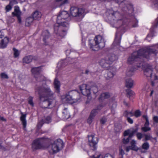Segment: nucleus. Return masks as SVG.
<instances>
[{
	"mask_svg": "<svg viewBox=\"0 0 158 158\" xmlns=\"http://www.w3.org/2000/svg\"><path fill=\"white\" fill-rule=\"evenodd\" d=\"M32 73L37 81L35 89L39 95L40 100L43 102V105H46L44 107L49 108L54 101L55 97L53 93L49 87L45 84V77L40 73V67L33 68L31 70Z\"/></svg>",
	"mask_w": 158,
	"mask_h": 158,
	"instance_id": "obj_1",
	"label": "nucleus"
},
{
	"mask_svg": "<svg viewBox=\"0 0 158 158\" xmlns=\"http://www.w3.org/2000/svg\"><path fill=\"white\" fill-rule=\"evenodd\" d=\"M150 47H145L133 53L128 59L129 63L132 64L137 61H141L143 58L150 59L158 53V44L152 45Z\"/></svg>",
	"mask_w": 158,
	"mask_h": 158,
	"instance_id": "obj_2",
	"label": "nucleus"
},
{
	"mask_svg": "<svg viewBox=\"0 0 158 158\" xmlns=\"http://www.w3.org/2000/svg\"><path fill=\"white\" fill-rule=\"evenodd\" d=\"M70 18L67 12L65 11H60L57 17V23L54 26V33L60 38L63 37L66 34L69 27Z\"/></svg>",
	"mask_w": 158,
	"mask_h": 158,
	"instance_id": "obj_3",
	"label": "nucleus"
},
{
	"mask_svg": "<svg viewBox=\"0 0 158 158\" xmlns=\"http://www.w3.org/2000/svg\"><path fill=\"white\" fill-rule=\"evenodd\" d=\"M117 59L116 56L114 54H109L103 59L101 60L99 62V64L106 69L109 70L111 67L110 65Z\"/></svg>",
	"mask_w": 158,
	"mask_h": 158,
	"instance_id": "obj_4",
	"label": "nucleus"
},
{
	"mask_svg": "<svg viewBox=\"0 0 158 158\" xmlns=\"http://www.w3.org/2000/svg\"><path fill=\"white\" fill-rule=\"evenodd\" d=\"M95 44H93L90 42L89 45L90 48L94 51H97L100 49L103 48L105 47L106 41L103 39L102 36L97 35L95 36L94 39Z\"/></svg>",
	"mask_w": 158,
	"mask_h": 158,
	"instance_id": "obj_5",
	"label": "nucleus"
},
{
	"mask_svg": "<svg viewBox=\"0 0 158 158\" xmlns=\"http://www.w3.org/2000/svg\"><path fill=\"white\" fill-rule=\"evenodd\" d=\"M85 10L83 8H79L77 7L73 6L70 8L71 15L74 17L78 21H80L84 15Z\"/></svg>",
	"mask_w": 158,
	"mask_h": 158,
	"instance_id": "obj_6",
	"label": "nucleus"
},
{
	"mask_svg": "<svg viewBox=\"0 0 158 158\" xmlns=\"http://www.w3.org/2000/svg\"><path fill=\"white\" fill-rule=\"evenodd\" d=\"M46 143L47 140L44 138H38L32 143V148L33 151L42 148L44 147Z\"/></svg>",
	"mask_w": 158,
	"mask_h": 158,
	"instance_id": "obj_7",
	"label": "nucleus"
},
{
	"mask_svg": "<svg viewBox=\"0 0 158 158\" xmlns=\"http://www.w3.org/2000/svg\"><path fill=\"white\" fill-rule=\"evenodd\" d=\"M64 145L63 141L60 139L55 140L51 145L52 152L53 153H56L63 148Z\"/></svg>",
	"mask_w": 158,
	"mask_h": 158,
	"instance_id": "obj_8",
	"label": "nucleus"
},
{
	"mask_svg": "<svg viewBox=\"0 0 158 158\" xmlns=\"http://www.w3.org/2000/svg\"><path fill=\"white\" fill-rule=\"evenodd\" d=\"M152 67L151 65L148 64H146L145 65L143 69L144 75L147 77H149L152 78V80H156L158 79V77L156 75L154 76L153 78L152 77Z\"/></svg>",
	"mask_w": 158,
	"mask_h": 158,
	"instance_id": "obj_9",
	"label": "nucleus"
},
{
	"mask_svg": "<svg viewBox=\"0 0 158 158\" xmlns=\"http://www.w3.org/2000/svg\"><path fill=\"white\" fill-rule=\"evenodd\" d=\"M78 94V93L76 91H70L68 93L62 97V99L66 102L72 103L73 102V100L77 99L72 95V94Z\"/></svg>",
	"mask_w": 158,
	"mask_h": 158,
	"instance_id": "obj_10",
	"label": "nucleus"
},
{
	"mask_svg": "<svg viewBox=\"0 0 158 158\" xmlns=\"http://www.w3.org/2000/svg\"><path fill=\"white\" fill-rule=\"evenodd\" d=\"M158 26V17L155 20L152 24V26L150 29V33L148 35L146 39L149 41L151 39V37L155 36V34L156 33L154 29L157 27Z\"/></svg>",
	"mask_w": 158,
	"mask_h": 158,
	"instance_id": "obj_11",
	"label": "nucleus"
},
{
	"mask_svg": "<svg viewBox=\"0 0 158 158\" xmlns=\"http://www.w3.org/2000/svg\"><path fill=\"white\" fill-rule=\"evenodd\" d=\"M88 142L90 147H93L94 149L96 148V145L98 142V139L94 135H91L88 136Z\"/></svg>",
	"mask_w": 158,
	"mask_h": 158,
	"instance_id": "obj_12",
	"label": "nucleus"
},
{
	"mask_svg": "<svg viewBox=\"0 0 158 158\" xmlns=\"http://www.w3.org/2000/svg\"><path fill=\"white\" fill-rule=\"evenodd\" d=\"M67 60L69 61L70 63L71 64L76 61L77 60V59L76 58H68L65 60H61L58 63L57 67L60 69L64 67L68 64L66 62Z\"/></svg>",
	"mask_w": 158,
	"mask_h": 158,
	"instance_id": "obj_13",
	"label": "nucleus"
},
{
	"mask_svg": "<svg viewBox=\"0 0 158 158\" xmlns=\"http://www.w3.org/2000/svg\"><path fill=\"white\" fill-rule=\"evenodd\" d=\"M80 89L82 94L85 96H87L90 94V88L86 84H83L80 86Z\"/></svg>",
	"mask_w": 158,
	"mask_h": 158,
	"instance_id": "obj_14",
	"label": "nucleus"
},
{
	"mask_svg": "<svg viewBox=\"0 0 158 158\" xmlns=\"http://www.w3.org/2000/svg\"><path fill=\"white\" fill-rule=\"evenodd\" d=\"M22 15V12L20 10L18 6H15L14 9V12L12 13V15L13 16H16L18 19L19 23H21L22 22L21 16Z\"/></svg>",
	"mask_w": 158,
	"mask_h": 158,
	"instance_id": "obj_15",
	"label": "nucleus"
},
{
	"mask_svg": "<svg viewBox=\"0 0 158 158\" xmlns=\"http://www.w3.org/2000/svg\"><path fill=\"white\" fill-rule=\"evenodd\" d=\"M3 36V34L0 31V48H3L6 46L7 44L9 42V40L8 38L6 37L2 39Z\"/></svg>",
	"mask_w": 158,
	"mask_h": 158,
	"instance_id": "obj_16",
	"label": "nucleus"
},
{
	"mask_svg": "<svg viewBox=\"0 0 158 158\" xmlns=\"http://www.w3.org/2000/svg\"><path fill=\"white\" fill-rule=\"evenodd\" d=\"M103 107V106L101 104L98 106L96 108L93 109L90 112L89 115L94 118L95 116L98 114Z\"/></svg>",
	"mask_w": 158,
	"mask_h": 158,
	"instance_id": "obj_17",
	"label": "nucleus"
},
{
	"mask_svg": "<svg viewBox=\"0 0 158 158\" xmlns=\"http://www.w3.org/2000/svg\"><path fill=\"white\" fill-rule=\"evenodd\" d=\"M109 71L107 73V79L112 78L115 74L116 69L114 68L111 67L109 69Z\"/></svg>",
	"mask_w": 158,
	"mask_h": 158,
	"instance_id": "obj_18",
	"label": "nucleus"
},
{
	"mask_svg": "<svg viewBox=\"0 0 158 158\" xmlns=\"http://www.w3.org/2000/svg\"><path fill=\"white\" fill-rule=\"evenodd\" d=\"M42 14L41 12L35 10L32 14V17L34 20H40L41 18Z\"/></svg>",
	"mask_w": 158,
	"mask_h": 158,
	"instance_id": "obj_19",
	"label": "nucleus"
},
{
	"mask_svg": "<svg viewBox=\"0 0 158 158\" xmlns=\"http://www.w3.org/2000/svg\"><path fill=\"white\" fill-rule=\"evenodd\" d=\"M42 35L43 36V40L45 45H47L46 41L50 35L49 33L47 30L44 31L42 33Z\"/></svg>",
	"mask_w": 158,
	"mask_h": 158,
	"instance_id": "obj_20",
	"label": "nucleus"
},
{
	"mask_svg": "<svg viewBox=\"0 0 158 158\" xmlns=\"http://www.w3.org/2000/svg\"><path fill=\"white\" fill-rule=\"evenodd\" d=\"M70 115L68 111L67 108H64L62 112V118L64 120H66L69 118Z\"/></svg>",
	"mask_w": 158,
	"mask_h": 158,
	"instance_id": "obj_21",
	"label": "nucleus"
},
{
	"mask_svg": "<svg viewBox=\"0 0 158 158\" xmlns=\"http://www.w3.org/2000/svg\"><path fill=\"white\" fill-rule=\"evenodd\" d=\"M136 143V141L135 140L133 139L131 141V146H130L131 150L135 151H137L138 150L139 148L135 145Z\"/></svg>",
	"mask_w": 158,
	"mask_h": 158,
	"instance_id": "obj_22",
	"label": "nucleus"
},
{
	"mask_svg": "<svg viewBox=\"0 0 158 158\" xmlns=\"http://www.w3.org/2000/svg\"><path fill=\"white\" fill-rule=\"evenodd\" d=\"M54 84V87L56 92L59 93L60 91V84L59 81L56 78L55 79Z\"/></svg>",
	"mask_w": 158,
	"mask_h": 158,
	"instance_id": "obj_23",
	"label": "nucleus"
},
{
	"mask_svg": "<svg viewBox=\"0 0 158 158\" xmlns=\"http://www.w3.org/2000/svg\"><path fill=\"white\" fill-rule=\"evenodd\" d=\"M133 85V80L130 78L127 79L126 81V86L127 88H131Z\"/></svg>",
	"mask_w": 158,
	"mask_h": 158,
	"instance_id": "obj_24",
	"label": "nucleus"
},
{
	"mask_svg": "<svg viewBox=\"0 0 158 158\" xmlns=\"http://www.w3.org/2000/svg\"><path fill=\"white\" fill-rule=\"evenodd\" d=\"M33 58L32 56H26L23 59V63L26 64L29 63L31 61Z\"/></svg>",
	"mask_w": 158,
	"mask_h": 158,
	"instance_id": "obj_25",
	"label": "nucleus"
},
{
	"mask_svg": "<svg viewBox=\"0 0 158 158\" xmlns=\"http://www.w3.org/2000/svg\"><path fill=\"white\" fill-rule=\"evenodd\" d=\"M121 37L120 38L117 37V34H116V37L113 45L114 46H119L120 43Z\"/></svg>",
	"mask_w": 158,
	"mask_h": 158,
	"instance_id": "obj_26",
	"label": "nucleus"
},
{
	"mask_svg": "<svg viewBox=\"0 0 158 158\" xmlns=\"http://www.w3.org/2000/svg\"><path fill=\"white\" fill-rule=\"evenodd\" d=\"M22 116L20 117V120L22 122L23 127L25 128L26 126L27 122L26 120V114H23L21 113Z\"/></svg>",
	"mask_w": 158,
	"mask_h": 158,
	"instance_id": "obj_27",
	"label": "nucleus"
},
{
	"mask_svg": "<svg viewBox=\"0 0 158 158\" xmlns=\"http://www.w3.org/2000/svg\"><path fill=\"white\" fill-rule=\"evenodd\" d=\"M91 91H92L94 94H96L98 91V89L95 84H94L91 86L90 88Z\"/></svg>",
	"mask_w": 158,
	"mask_h": 158,
	"instance_id": "obj_28",
	"label": "nucleus"
},
{
	"mask_svg": "<svg viewBox=\"0 0 158 158\" xmlns=\"http://www.w3.org/2000/svg\"><path fill=\"white\" fill-rule=\"evenodd\" d=\"M126 7H124L122 10L123 11H126V9L128 10H131L133 9V6L131 3H127L125 5Z\"/></svg>",
	"mask_w": 158,
	"mask_h": 158,
	"instance_id": "obj_29",
	"label": "nucleus"
},
{
	"mask_svg": "<svg viewBox=\"0 0 158 158\" xmlns=\"http://www.w3.org/2000/svg\"><path fill=\"white\" fill-rule=\"evenodd\" d=\"M138 130V126L136 127V128L134 129H133L131 131H130L129 135L128 138L131 139L133 137L134 134L137 132Z\"/></svg>",
	"mask_w": 158,
	"mask_h": 158,
	"instance_id": "obj_30",
	"label": "nucleus"
},
{
	"mask_svg": "<svg viewBox=\"0 0 158 158\" xmlns=\"http://www.w3.org/2000/svg\"><path fill=\"white\" fill-rule=\"evenodd\" d=\"M34 19L32 17H29L27 18L26 19V24L27 26H29L33 22Z\"/></svg>",
	"mask_w": 158,
	"mask_h": 158,
	"instance_id": "obj_31",
	"label": "nucleus"
},
{
	"mask_svg": "<svg viewBox=\"0 0 158 158\" xmlns=\"http://www.w3.org/2000/svg\"><path fill=\"white\" fill-rule=\"evenodd\" d=\"M127 92V97L130 98L131 97H132L135 95V93L130 89H127L126 90Z\"/></svg>",
	"mask_w": 158,
	"mask_h": 158,
	"instance_id": "obj_32",
	"label": "nucleus"
},
{
	"mask_svg": "<svg viewBox=\"0 0 158 158\" xmlns=\"http://www.w3.org/2000/svg\"><path fill=\"white\" fill-rule=\"evenodd\" d=\"M110 94L109 93H104L101 94L100 98L102 99L108 98L110 97Z\"/></svg>",
	"mask_w": 158,
	"mask_h": 158,
	"instance_id": "obj_33",
	"label": "nucleus"
},
{
	"mask_svg": "<svg viewBox=\"0 0 158 158\" xmlns=\"http://www.w3.org/2000/svg\"><path fill=\"white\" fill-rule=\"evenodd\" d=\"M152 3L153 7L155 10H158V0H154Z\"/></svg>",
	"mask_w": 158,
	"mask_h": 158,
	"instance_id": "obj_34",
	"label": "nucleus"
},
{
	"mask_svg": "<svg viewBox=\"0 0 158 158\" xmlns=\"http://www.w3.org/2000/svg\"><path fill=\"white\" fill-rule=\"evenodd\" d=\"M124 115L127 117H129V116H134V114L131 112H128L126 111L124 113Z\"/></svg>",
	"mask_w": 158,
	"mask_h": 158,
	"instance_id": "obj_35",
	"label": "nucleus"
},
{
	"mask_svg": "<svg viewBox=\"0 0 158 158\" xmlns=\"http://www.w3.org/2000/svg\"><path fill=\"white\" fill-rule=\"evenodd\" d=\"M149 144L147 142L143 143L142 146V148L143 149H145L146 150H148L149 148Z\"/></svg>",
	"mask_w": 158,
	"mask_h": 158,
	"instance_id": "obj_36",
	"label": "nucleus"
},
{
	"mask_svg": "<svg viewBox=\"0 0 158 158\" xmlns=\"http://www.w3.org/2000/svg\"><path fill=\"white\" fill-rule=\"evenodd\" d=\"M33 97L30 96L28 99V103L32 106H33L34 105V103L33 102Z\"/></svg>",
	"mask_w": 158,
	"mask_h": 158,
	"instance_id": "obj_37",
	"label": "nucleus"
},
{
	"mask_svg": "<svg viewBox=\"0 0 158 158\" xmlns=\"http://www.w3.org/2000/svg\"><path fill=\"white\" fill-rule=\"evenodd\" d=\"M94 118L89 115V116L87 119V122L89 124H90L93 122L94 119Z\"/></svg>",
	"mask_w": 158,
	"mask_h": 158,
	"instance_id": "obj_38",
	"label": "nucleus"
},
{
	"mask_svg": "<svg viewBox=\"0 0 158 158\" xmlns=\"http://www.w3.org/2000/svg\"><path fill=\"white\" fill-rule=\"evenodd\" d=\"M151 128L149 127L144 126L141 128V130L144 132H146L151 130Z\"/></svg>",
	"mask_w": 158,
	"mask_h": 158,
	"instance_id": "obj_39",
	"label": "nucleus"
},
{
	"mask_svg": "<svg viewBox=\"0 0 158 158\" xmlns=\"http://www.w3.org/2000/svg\"><path fill=\"white\" fill-rule=\"evenodd\" d=\"M144 136H145V139H143V140H149L152 138V137L150 135L144 134Z\"/></svg>",
	"mask_w": 158,
	"mask_h": 158,
	"instance_id": "obj_40",
	"label": "nucleus"
},
{
	"mask_svg": "<svg viewBox=\"0 0 158 158\" xmlns=\"http://www.w3.org/2000/svg\"><path fill=\"white\" fill-rule=\"evenodd\" d=\"M141 115V112L139 110H136L135 111L134 114V116H135L136 117H138L140 116Z\"/></svg>",
	"mask_w": 158,
	"mask_h": 158,
	"instance_id": "obj_41",
	"label": "nucleus"
},
{
	"mask_svg": "<svg viewBox=\"0 0 158 158\" xmlns=\"http://www.w3.org/2000/svg\"><path fill=\"white\" fill-rule=\"evenodd\" d=\"M136 135L138 139L140 140L144 136V134H143L139 132L137 133Z\"/></svg>",
	"mask_w": 158,
	"mask_h": 158,
	"instance_id": "obj_42",
	"label": "nucleus"
},
{
	"mask_svg": "<svg viewBox=\"0 0 158 158\" xmlns=\"http://www.w3.org/2000/svg\"><path fill=\"white\" fill-rule=\"evenodd\" d=\"M13 51L14 52V56L15 57H17L19 55L18 51L15 48H13Z\"/></svg>",
	"mask_w": 158,
	"mask_h": 158,
	"instance_id": "obj_43",
	"label": "nucleus"
},
{
	"mask_svg": "<svg viewBox=\"0 0 158 158\" xmlns=\"http://www.w3.org/2000/svg\"><path fill=\"white\" fill-rule=\"evenodd\" d=\"M51 120L52 119L51 117L48 116L45 118L44 121L46 123H48L51 122Z\"/></svg>",
	"mask_w": 158,
	"mask_h": 158,
	"instance_id": "obj_44",
	"label": "nucleus"
},
{
	"mask_svg": "<svg viewBox=\"0 0 158 158\" xmlns=\"http://www.w3.org/2000/svg\"><path fill=\"white\" fill-rule=\"evenodd\" d=\"M1 77L3 79H8L9 78L8 75L5 73H1Z\"/></svg>",
	"mask_w": 158,
	"mask_h": 158,
	"instance_id": "obj_45",
	"label": "nucleus"
},
{
	"mask_svg": "<svg viewBox=\"0 0 158 158\" xmlns=\"http://www.w3.org/2000/svg\"><path fill=\"white\" fill-rule=\"evenodd\" d=\"M12 9V6L10 4L7 5L5 8V9L6 12H8L10 11Z\"/></svg>",
	"mask_w": 158,
	"mask_h": 158,
	"instance_id": "obj_46",
	"label": "nucleus"
},
{
	"mask_svg": "<svg viewBox=\"0 0 158 158\" xmlns=\"http://www.w3.org/2000/svg\"><path fill=\"white\" fill-rule=\"evenodd\" d=\"M130 139L128 137L127 138H124L123 140V143L124 144H127L129 142Z\"/></svg>",
	"mask_w": 158,
	"mask_h": 158,
	"instance_id": "obj_47",
	"label": "nucleus"
},
{
	"mask_svg": "<svg viewBox=\"0 0 158 158\" xmlns=\"http://www.w3.org/2000/svg\"><path fill=\"white\" fill-rule=\"evenodd\" d=\"M106 120V118L105 117H103L101 119L100 122L102 124H104Z\"/></svg>",
	"mask_w": 158,
	"mask_h": 158,
	"instance_id": "obj_48",
	"label": "nucleus"
},
{
	"mask_svg": "<svg viewBox=\"0 0 158 158\" xmlns=\"http://www.w3.org/2000/svg\"><path fill=\"white\" fill-rule=\"evenodd\" d=\"M134 74L133 72L132 71H129L127 72L126 75L128 76H131Z\"/></svg>",
	"mask_w": 158,
	"mask_h": 158,
	"instance_id": "obj_49",
	"label": "nucleus"
},
{
	"mask_svg": "<svg viewBox=\"0 0 158 158\" xmlns=\"http://www.w3.org/2000/svg\"><path fill=\"white\" fill-rule=\"evenodd\" d=\"M18 3L17 1L16 0H13L11 1L10 2V4L11 6H13L14 4H16Z\"/></svg>",
	"mask_w": 158,
	"mask_h": 158,
	"instance_id": "obj_50",
	"label": "nucleus"
},
{
	"mask_svg": "<svg viewBox=\"0 0 158 158\" xmlns=\"http://www.w3.org/2000/svg\"><path fill=\"white\" fill-rule=\"evenodd\" d=\"M130 132V131L129 130L125 131L124 133V135L125 136L129 135Z\"/></svg>",
	"mask_w": 158,
	"mask_h": 158,
	"instance_id": "obj_51",
	"label": "nucleus"
},
{
	"mask_svg": "<svg viewBox=\"0 0 158 158\" xmlns=\"http://www.w3.org/2000/svg\"><path fill=\"white\" fill-rule=\"evenodd\" d=\"M153 120L156 123H158V117L157 116H154Z\"/></svg>",
	"mask_w": 158,
	"mask_h": 158,
	"instance_id": "obj_52",
	"label": "nucleus"
},
{
	"mask_svg": "<svg viewBox=\"0 0 158 158\" xmlns=\"http://www.w3.org/2000/svg\"><path fill=\"white\" fill-rule=\"evenodd\" d=\"M127 120L128 122L131 124H132L133 123V120L132 119L130 118V117L127 118Z\"/></svg>",
	"mask_w": 158,
	"mask_h": 158,
	"instance_id": "obj_53",
	"label": "nucleus"
},
{
	"mask_svg": "<svg viewBox=\"0 0 158 158\" xmlns=\"http://www.w3.org/2000/svg\"><path fill=\"white\" fill-rule=\"evenodd\" d=\"M69 3L68 0H64L61 3V5H62Z\"/></svg>",
	"mask_w": 158,
	"mask_h": 158,
	"instance_id": "obj_54",
	"label": "nucleus"
},
{
	"mask_svg": "<svg viewBox=\"0 0 158 158\" xmlns=\"http://www.w3.org/2000/svg\"><path fill=\"white\" fill-rule=\"evenodd\" d=\"M42 122H40L38 123L37 124V126L38 128H40L42 126Z\"/></svg>",
	"mask_w": 158,
	"mask_h": 158,
	"instance_id": "obj_55",
	"label": "nucleus"
},
{
	"mask_svg": "<svg viewBox=\"0 0 158 158\" xmlns=\"http://www.w3.org/2000/svg\"><path fill=\"white\" fill-rule=\"evenodd\" d=\"M126 151L127 152H128L131 149L130 146H127L125 148Z\"/></svg>",
	"mask_w": 158,
	"mask_h": 158,
	"instance_id": "obj_56",
	"label": "nucleus"
},
{
	"mask_svg": "<svg viewBox=\"0 0 158 158\" xmlns=\"http://www.w3.org/2000/svg\"><path fill=\"white\" fill-rule=\"evenodd\" d=\"M149 124V123L148 120H146L144 124V126L148 127Z\"/></svg>",
	"mask_w": 158,
	"mask_h": 158,
	"instance_id": "obj_57",
	"label": "nucleus"
},
{
	"mask_svg": "<svg viewBox=\"0 0 158 158\" xmlns=\"http://www.w3.org/2000/svg\"><path fill=\"white\" fill-rule=\"evenodd\" d=\"M120 153L122 156L124 154V151L122 149H120Z\"/></svg>",
	"mask_w": 158,
	"mask_h": 158,
	"instance_id": "obj_58",
	"label": "nucleus"
},
{
	"mask_svg": "<svg viewBox=\"0 0 158 158\" xmlns=\"http://www.w3.org/2000/svg\"><path fill=\"white\" fill-rule=\"evenodd\" d=\"M117 3H119L122 2L124 0H114Z\"/></svg>",
	"mask_w": 158,
	"mask_h": 158,
	"instance_id": "obj_59",
	"label": "nucleus"
},
{
	"mask_svg": "<svg viewBox=\"0 0 158 158\" xmlns=\"http://www.w3.org/2000/svg\"><path fill=\"white\" fill-rule=\"evenodd\" d=\"M118 14V12H115L113 13H112V16H115V15H117Z\"/></svg>",
	"mask_w": 158,
	"mask_h": 158,
	"instance_id": "obj_60",
	"label": "nucleus"
},
{
	"mask_svg": "<svg viewBox=\"0 0 158 158\" xmlns=\"http://www.w3.org/2000/svg\"><path fill=\"white\" fill-rule=\"evenodd\" d=\"M0 119L2 121H6V120L3 117H1L0 116Z\"/></svg>",
	"mask_w": 158,
	"mask_h": 158,
	"instance_id": "obj_61",
	"label": "nucleus"
},
{
	"mask_svg": "<svg viewBox=\"0 0 158 158\" xmlns=\"http://www.w3.org/2000/svg\"><path fill=\"white\" fill-rule=\"evenodd\" d=\"M143 118L145 119L146 121L148 120V117L147 115H143Z\"/></svg>",
	"mask_w": 158,
	"mask_h": 158,
	"instance_id": "obj_62",
	"label": "nucleus"
},
{
	"mask_svg": "<svg viewBox=\"0 0 158 158\" xmlns=\"http://www.w3.org/2000/svg\"><path fill=\"white\" fill-rule=\"evenodd\" d=\"M151 84L153 86L155 85V82L153 81H152L151 82Z\"/></svg>",
	"mask_w": 158,
	"mask_h": 158,
	"instance_id": "obj_63",
	"label": "nucleus"
},
{
	"mask_svg": "<svg viewBox=\"0 0 158 158\" xmlns=\"http://www.w3.org/2000/svg\"><path fill=\"white\" fill-rule=\"evenodd\" d=\"M89 73V71L88 70H86L85 71V73L86 74H88Z\"/></svg>",
	"mask_w": 158,
	"mask_h": 158,
	"instance_id": "obj_64",
	"label": "nucleus"
}]
</instances>
